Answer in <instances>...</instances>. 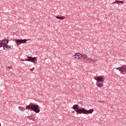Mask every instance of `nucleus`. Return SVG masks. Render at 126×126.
Listing matches in <instances>:
<instances>
[{
    "mask_svg": "<svg viewBox=\"0 0 126 126\" xmlns=\"http://www.w3.org/2000/svg\"><path fill=\"white\" fill-rule=\"evenodd\" d=\"M8 43V39H4L2 41H1V43L3 45H6Z\"/></svg>",
    "mask_w": 126,
    "mask_h": 126,
    "instance_id": "9",
    "label": "nucleus"
},
{
    "mask_svg": "<svg viewBox=\"0 0 126 126\" xmlns=\"http://www.w3.org/2000/svg\"><path fill=\"white\" fill-rule=\"evenodd\" d=\"M125 126H126V123H125Z\"/></svg>",
    "mask_w": 126,
    "mask_h": 126,
    "instance_id": "22",
    "label": "nucleus"
},
{
    "mask_svg": "<svg viewBox=\"0 0 126 126\" xmlns=\"http://www.w3.org/2000/svg\"><path fill=\"white\" fill-rule=\"evenodd\" d=\"M3 45H4L1 43V41L0 40V48L2 47V46H3Z\"/></svg>",
    "mask_w": 126,
    "mask_h": 126,
    "instance_id": "18",
    "label": "nucleus"
},
{
    "mask_svg": "<svg viewBox=\"0 0 126 126\" xmlns=\"http://www.w3.org/2000/svg\"><path fill=\"white\" fill-rule=\"evenodd\" d=\"M74 58L77 59H81V54L80 53H77L74 55Z\"/></svg>",
    "mask_w": 126,
    "mask_h": 126,
    "instance_id": "7",
    "label": "nucleus"
},
{
    "mask_svg": "<svg viewBox=\"0 0 126 126\" xmlns=\"http://www.w3.org/2000/svg\"><path fill=\"white\" fill-rule=\"evenodd\" d=\"M39 106L34 104H31V110L37 114L40 112Z\"/></svg>",
    "mask_w": 126,
    "mask_h": 126,
    "instance_id": "3",
    "label": "nucleus"
},
{
    "mask_svg": "<svg viewBox=\"0 0 126 126\" xmlns=\"http://www.w3.org/2000/svg\"><path fill=\"white\" fill-rule=\"evenodd\" d=\"M117 2H120L121 4H124V1H120V0L115 1L114 2H113V3H116Z\"/></svg>",
    "mask_w": 126,
    "mask_h": 126,
    "instance_id": "14",
    "label": "nucleus"
},
{
    "mask_svg": "<svg viewBox=\"0 0 126 126\" xmlns=\"http://www.w3.org/2000/svg\"><path fill=\"white\" fill-rule=\"evenodd\" d=\"M18 109H19V110L21 111H23L26 110L25 108H24L23 107H21V106L18 107Z\"/></svg>",
    "mask_w": 126,
    "mask_h": 126,
    "instance_id": "12",
    "label": "nucleus"
},
{
    "mask_svg": "<svg viewBox=\"0 0 126 126\" xmlns=\"http://www.w3.org/2000/svg\"><path fill=\"white\" fill-rule=\"evenodd\" d=\"M121 73L123 75L126 74V65H123L121 66Z\"/></svg>",
    "mask_w": 126,
    "mask_h": 126,
    "instance_id": "6",
    "label": "nucleus"
},
{
    "mask_svg": "<svg viewBox=\"0 0 126 126\" xmlns=\"http://www.w3.org/2000/svg\"><path fill=\"white\" fill-rule=\"evenodd\" d=\"M21 61L24 62V61H25V60H24L23 59H21Z\"/></svg>",
    "mask_w": 126,
    "mask_h": 126,
    "instance_id": "20",
    "label": "nucleus"
},
{
    "mask_svg": "<svg viewBox=\"0 0 126 126\" xmlns=\"http://www.w3.org/2000/svg\"><path fill=\"white\" fill-rule=\"evenodd\" d=\"M97 82H96V86H97L99 88H102L103 86V82H104V79L103 76H96L94 78Z\"/></svg>",
    "mask_w": 126,
    "mask_h": 126,
    "instance_id": "2",
    "label": "nucleus"
},
{
    "mask_svg": "<svg viewBox=\"0 0 126 126\" xmlns=\"http://www.w3.org/2000/svg\"><path fill=\"white\" fill-rule=\"evenodd\" d=\"M8 68H9V69H11V66L8 67Z\"/></svg>",
    "mask_w": 126,
    "mask_h": 126,
    "instance_id": "21",
    "label": "nucleus"
},
{
    "mask_svg": "<svg viewBox=\"0 0 126 126\" xmlns=\"http://www.w3.org/2000/svg\"><path fill=\"white\" fill-rule=\"evenodd\" d=\"M88 60L89 61L90 63H94L95 62L97 61L95 59H93L91 58H88Z\"/></svg>",
    "mask_w": 126,
    "mask_h": 126,
    "instance_id": "8",
    "label": "nucleus"
},
{
    "mask_svg": "<svg viewBox=\"0 0 126 126\" xmlns=\"http://www.w3.org/2000/svg\"><path fill=\"white\" fill-rule=\"evenodd\" d=\"M30 120L33 121H35V117H32L30 119Z\"/></svg>",
    "mask_w": 126,
    "mask_h": 126,
    "instance_id": "16",
    "label": "nucleus"
},
{
    "mask_svg": "<svg viewBox=\"0 0 126 126\" xmlns=\"http://www.w3.org/2000/svg\"><path fill=\"white\" fill-rule=\"evenodd\" d=\"M33 69H34V68L30 69V71H32L33 70Z\"/></svg>",
    "mask_w": 126,
    "mask_h": 126,
    "instance_id": "19",
    "label": "nucleus"
},
{
    "mask_svg": "<svg viewBox=\"0 0 126 126\" xmlns=\"http://www.w3.org/2000/svg\"><path fill=\"white\" fill-rule=\"evenodd\" d=\"M78 105L77 104H75L72 107L73 109L76 110V112L78 114H92L94 112L93 109H90L89 110H87L85 108L78 109Z\"/></svg>",
    "mask_w": 126,
    "mask_h": 126,
    "instance_id": "1",
    "label": "nucleus"
},
{
    "mask_svg": "<svg viewBox=\"0 0 126 126\" xmlns=\"http://www.w3.org/2000/svg\"><path fill=\"white\" fill-rule=\"evenodd\" d=\"M10 49H11V47L7 45H5L4 46H3V49H4V50H9Z\"/></svg>",
    "mask_w": 126,
    "mask_h": 126,
    "instance_id": "10",
    "label": "nucleus"
},
{
    "mask_svg": "<svg viewBox=\"0 0 126 126\" xmlns=\"http://www.w3.org/2000/svg\"><path fill=\"white\" fill-rule=\"evenodd\" d=\"M117 70H118L119 71L121 72L122 70V67H119V68H116Z\"/></svg>",
    "mask_w": 126,
    "mask_h": 126,
    "instance_id": "17",
    "label": "nucleus"
},
{
    "mask_svg": "<svg viewBox=\"0 0 126 126\" xmlns=\"http://www.w3.org/2000/svg\"><path fill=\"white\" fill-rule=\"evenodd\" d=\"M81 58H83V59L87 58V55H86L85 54H83L82 55L81 54Z\"/></svg>",
    "mask_w": 126,
    "mask_h": 126,
    "instance_id": "13",
    "label": "nucleus"
},
{
    "mask_svg": "<svg viewBox=\"0 0 126 126\" xmlns=\"http://www.w3.org/2000/svg\"><path fill=\"white\" fill-rule=\"evenodd\" d=\"M56 18L59 20H64L65 18V17L64 16H57Z\"/></svg>",
    "mask_w": 126,
    "mask_h": 126,
    "instance_id": "11",
    "label": "nucleus"
},
{
    "mask_svg": "<svg viewBox=\"0 0 126 126\" xmlns=\"http://www.w3.org/2000/svg\"><path fill=\"white\" fill-rule=\"evenodd\" d=\"M29 40L28 39H16V42L17 46H19L21 44H25L26 42Z\"/></svg>",
    "mask_w": 126,
    "mask_h": 126,
    "instance_id": "4",
    "label": "nucleus"
},
{
    "mask_svg": "<svg viewBox=\"0 0 126 126\" xmlns=\"http://www.w3.org/2000/svg\"><path fill=\"white\" fill-rule=\"evenodd\" d=\"M0 126H1V125L0 124Z\"/></svg>",
    "mask_w": 126,
    "mask_h": 126,
    "instance_id": "23",
    "label": "nucleus"
},
{
    "mask_svg": "<svg viewBox=\"0 0 126 126\" xmlns=\"http://www.w3.org/2000/svg\"><path fill=\"white\" fill-rule=\"evenodd\" d=\"M25 109H26L27 110H29L30 109H31V104H30L29 105L26 106Z\"/></svg>",
    "mask_w": 126,
    "mask_h": 126,
    "instance_id": "15",
    "label": "nucleus"
},
{
    "mask_svg": "<svg viewBox=\"0 0 126 126\" xmlns=\"http://www.w3.org/2000/svg\"><path fill=\"white\" fill-rule=\"evenodd\" d=\"M25 61L27 62H31L32 63H34L36 61V58L28 56V59L25 60Z\"/></svg>",
    "mask_w": 126,
    "mask_h": 126,
    "instance_id": "5",
    "label": "nucleus"
}]
</instances>
